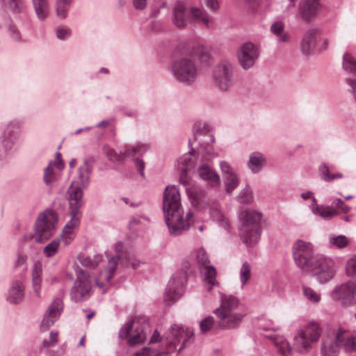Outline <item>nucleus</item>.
<instances>
[{"label": "nucleus", "instance_id": "nucleus-1", "mask_svg": "<svg viewBox=\"0 0 356 356\" xmlns=\"http://www.w3.org/2000/svg\"><path fill=\"white\" fill-rule=\"evenodd\" d=\"M163 211L165 223L170 234L179 236L190 228L193 213L191 211L184 215L180 203V194L175 186H168L163 193Z\"/></svg>", "mask_w": 356, "mask_h": 356}, {"label": "nucleus", "instance_id": "nucleus-2", "mask_svg": "<svg viewBox=\"0 0 356 356\" xmlns=\"http://www.w3.org/2000/svg\"><path fill=\"white\" fill-rule=\"evenodd\" d=\"M193 337V331L191 329L183 325H174L165 337L166 352H159L152 346L161 339L160 334L155 331L150 339L149 346L144 348L141 352L136 353L134 356H169L168 353L180 351Z\"/></svg>", "mask_w": 356, "mask_h": 356}, {"label": "nucleus", "instance_id": "nucleus-3", "mask_svg": "<svg viewBox=\"0 0 356 356\" xmlns=\"http://www.w3.org/2000/svg\"><path fill=\"white\" fill-rule=\"evenodd\" d=\"M261 216V212L250 209H241L238 213L240 236L248 247L255 245L260 239Z\"/></svg>", "mask_w": 356, "mask_h": 356}, {"label": "nucleus", "instance_id": "nucleus-4", "mask_svg": "<svg viewBox=\"0 0 356 356\" xmlns=\"http://www.w3.org/2000/svg\"><path fill=\"white\" fill-rule=\"evenodd\" d=\"M147 144L138 143L134 145H126L120 154L111 147L105 145L103 148L104 153L108 160L113 162H120L127 157H132L138 171L142 177L145 176V162L139 159L149 149Z\"/></svg>", "mask_w": 356, "mask_h": 356}, {"label": "nucleus", "instance_id": "nucleus-5", "mask_svg": "<svg viewBox=\"0 0 356 356\" xmlns=\"http://www.w3.org/2000/svg\"><path fill=\"white\" fill-rule=\"evenodd\" d=\"M191 18L206 27H209L213 22V19L204 10L196 8H191L188 10L183 2H177L174 6L172 18L175 26L184 28L188 24Z\"/></svg>", "mask_w": 356, "mask_h": 356}, {"label": "nucleus", "instance_id": "nucleus-6", "mask_svg": "<svg viewBox=\"0 0 356 356\" xmlns=\"http://www.w3.org/2000/svg\"><path fill=\"white\" fill-rule=\"evenodd\" d=\"M169 71L176 81L186 86L194 83L198 76L196 64L192 59L186 57L174 60Z\"/></svg>", "mask_w": 356, "mask_h": 356}, {"label": "nucleus", "instance_id": "nucleus-7", "mask_svg": "<svg viewBox=\"0 0 356 356\" xmlns=\"http://www.w3.org/2000/svg\"><path fill=\"white\" fill-rule=\"evenodd\" d=\"M212 84L222 92H229L235 85L233 65L227 60H221L213 69Z\"/></svg>", "mask_w": 356, "mask_h": 356}, {"label": "nucleus", "instance_id": "nucleus-8", "mask_svg": "<svg viewBox=\"0 0 356 356\" xmlns=\"http://www.w3.org/2000/svg\"><path fill=\"white\" fill-rule=\"evenodd\" d=\"M22 134V123L19 120H10L6 125L0 137V159L3 160L12 154L15 145Z\"/></svg>", "mask_w": 356, "mask_h": 356}, {"label": "nucleus", "instance_id": "nucleus-9", "mask_svg": "<svg viewBox=\"0 0 356 356\" xmlns=\"http://www.w3.org/2000/svg\"><path fill=\"white\" fill-rule=\"evenodd\" d=\"M57 217L51 210H47L40 213L35 222V234H30L23 237L24 240L34 238L38 242H42L49 238L55 232Z\"/></svg>", "mask_w": 356, "mask_h": 356}, {"label": "nucleus", "instance_id": "nucleus-10", "mask_svg": "<svg viewBox=\"0 0 356 356\" xmlns=\"http://www.w3.org/2000/svg\"><path fill=\"white\" fill-rule=\"evenodd\" d=\"M322 334V327L316 322H309L300 330L294 337L295 346L300 352H308L318 342Z\"/></svg>", "mask_w": 356, "mask_h": 356}, {"label": "nucleus", "instance_id": "nucleus-11", "mask_svg": "<svg viewBox=\"0 0 356 356\" xmlns=\"http://www.w3.org/2000/svg\"><path fill=\"white\" fill-rule=\"evenodd\" d=\"M305 273L316 277L320 283L330 281L335 275L336 267L334 260L323 254H316Z\"/></svg>", "mask_w": 356, "mask_h": 356}, {"label": "nucleus", "instance_id": "nucleus-12", "mask_svg": "<svg viewBox=\"0 0 356 356\" xmlns=\"http://www.w3.org/2000/svg\"><path fill=\"white\" fill-rule=\"evenodd\" d=\"M291 252L296 266L306 272L313 262L315 256L314 248L312 243L302 239L296 240L292 245Z\"/></svg>", "mask_w": 356, "mask_h": 356}, {"label": "nucleus", "instance_id": "nucleus-13", "mask_svg": "<svg viewBox=\"0 0 356 356\" xmlns=\"http://www.w3.org/2000/svg\"><path fill=\"white\" fill-rule=\"evenodd\" d=\"M187 280V272L185 270H179L173 274L164 293L163 302L165 305L175 304L184 295Z\"/></svg>", "mask_w": 356, "mask_h": 356}, {"label": "nucleus", "instance_id": "nucleus-14", "mask_svg": "<svg viewBox=\"0 0 356 356\" xmlns=\"http://www.w3.org/2000/svg\"><path fill=\"white\" fill-rule=\"evenodd\" d=\"M76 278L70 290V298L75 302L88 300L92 295V281L87 271L76 269Z\"/></svg>", "mask_w": 356, "mask_h": 356}, {"label": "nucleus", "instance_id": "nucleus-15", "mask_svg": "<svg viewBox=\"0 0 356 356\" xmlns=\"http://www.w3.org/2000/svg\"><path fill=\"white\" fill-rule=\"evenodd\" d=\"M195 257L200 273L203 278L204 287L207 291H209L212 286L218 285V282L216 280V270L210 265V261L204 249H198L196 251Z\"/></svg>", "mask_w": 356, "mask_h": 356}, {"label": "nucleus", "instance_id": "nucleus-16", "mask_svg": "<svg viewBox=\"0 0 356 356\" xmlns=\"http://www.w3.org/2000/svg\"><path fill=\"white\" fill-rule=\"evenodd\" d=\"M141 320L134 319L128 322L120 331V337L126 339L130 346L140 344L145 340V327L146 325L142 323Z\"/></svg>", "mask_w": 356, "mask_h": 356}, {"label": "nucleus", "instance_id": "nucleus-17", "mask_svg": "<svg viewBox=\"0 0 356 356\" xmlns=\"http://www.w3.org/2000/svg\"><path fill=\"white\" fill-rule=\"evenodd\" d=\"M67 193L70 220L65 225L76 229L80 225L81 212L79 209L83 204V192L80 188L72 186L68 188Z\"/></svg>", "mask_w": 356, "mask_h": 356}, {"label": "nucleus", "instance_id": "nucleus-18", "mask_svg": "<svg viewBox=\"0 0 356 356\" xmlns=\"http://www.w3.org/2000/svg\"><path fill=\"white\" fill-rule=\"evenodd\" d=\"M331 297L334 302L343 306L353 305L356 298V283L348 282L337 286L332 291Z\"/></svg>", "mask_w": 356, "mask_h": 356}, {"label": "nucleus", "instance_id": "nucleus-19", "mask_svg": "<svg viewBox=\"0 0 356 356\" xmlns=\"http://www.w3.org/2000/svg\"><path fill=\"white\" fill-rule=\"evenodd\" d=\"M259 56L258 47L252 42H245L237 51V59L239 65L243 70L252 67Z\"/></svg>", "mask_w": 356, "mask_h": 356}, {"label": "nucleus", "instance_id": "nucleus-20", "mask_svg": "<svg viewBox=\"0 0 356 356\" xmlns=\"http://www.w3.org/2000/svg\"><path fill=\"white\" fill-rule=\"evenodd\" d=\"M194 140L200 143V147L204 149L205 154L214 156L211 150L207 147L209 143H215V138L209 134V124L201 121H196L193 127Z\"/></svg>", "mask_w": 356, "mask_h": 356}, {"label": "nucleus", "instance_id": "nucleus-21", "mask_svg": "<svg viewBox=\"0 0 356 356\" xmlns=\"http://www.w3.org/2000/svg\"><path fill=\"white\" fill-rule=\"evenodd\" d=\"M322 8L321 0H301L298 5V13L305 22L315 19Z\"/></svg>", "mask_w": 356, "mask_h": 356}, {"label": "nucleus", "instance_id": "nucleus-22", "mask_svg": "<svg viewBox=\"0 0 356 356\" xmlns=\"http://www.w3.org/2000/svg\"><path fill=\"white\" fill-rule=\"evenodd\" d=\"M220 168L222 172L225 191L229 194H232L239 184L238 177L227 161H221L220 163Z\"/></svg>", "mask_w": 356, "mask_h": 356}, {"label": "nucleus", "instance_id": "nucleus-23", "mask_svg": "<svg viewBox=\"0 0 356 356\" xmlns=\"http://www.w3.org/2000/svg\"><path fill=\"white\" fill-rule=\"evenodd\" d=\"M120 258L118 256H113L108 259L107 270L100 273L99 278L96 280V285L102 290V293L106 292L104 283L101 280H105L109 282L115 273L116 267L118 266Z\"/></svg>", "mask_w": 356, "mask_h": 356}, {"label": "nucleus", "instance_id": "nucleus-24", "mask_svg": "<svg viewBox=\"0 0 356 356\" xmlns=\"http://www.w3.org/2000/svg\"><path fill=\"white\" fill-rule=\"evenodd\" d=\"M64 168V164L60 160L51 161L49 165L44 169L43 181L47 186H51L58 179V174L55 170H61Z\"/></svg>", "mask_w": 356, "mask_h": 356}, {"label": "nucleus", "instance_id": "nucleus-25", "mask_svg": "<svg viewBox=\"0 0 356 356\" xmlns=\"http://www.w3.org/2000/svg\"><path fill=\"white\" fill-rule=\"evenodd\" d=\"M218 326L222 328H233L241 322L243 316L238 313H216Z\"/></svg>", "mask_w": 356, "mask_h": 356}, {"label": "nucleus", "instance_id": "nucleus-26", "mask_svg": "<svg viewBox=\"0 0 356 356\" xmlns=\"http://www.w3.org/2000/svg\"><path fill=\"white\" fill-rule=\"evenodd\" d=\"M318 33L316 28L309 29L305 32L301 42V50L304 54L308 55L314 49Z\"/></svg>", "mask_w": 356, "mask_h": 356}, {"label": "nucleus", "instance_id": "nucleus-27", "mask_svg": "<svg viewBox=\"0 0 356 356\" xmlns=\"http://www.w3.org/2000/svg\"><path fill=\"white\" fill-rule=\"evenodd\" d=\"M198 174L202 179L212 187H216L220 184L219 175L208 165H200L198 168Z\"/></svg>", "mask_w": 356, "mask_h": 356}, {"label": "nucleus", "instance_id": "nucleus-28", "mask_svg": "<svg viewBox=\"0 0 356 356\" xmlns=\"http://www.w3.org/2000/svg\"><path fill=\"white\" fill-rule=\"evenodd\" d=\"M91 171V165L86 160L83 164L79 168L77 184L75 185L74 183H72L70 187L73 186L74 188H79L82 192V189L86 188L89 184Z\"/></svg>", "mask_w": 356, "mask_h": 356}, {"label": "nucleus", "instance_id": "nucleus-29", "mask_svg": "<svg viewBox=\"0 0 356 356\" xmlns=\"http://www.w3.org/2000/svg\"><path fill=\"white\" fill-rule=\"evenodd\" d=\"M310 209L314 215L321 216L322 218L327 220H330L338 214V212L331 207L318 205L315 197H313L312 200Z\"/></svg>", "mask_w": 356, "mask_h": 356}, {"label": "nucleus", "instance_id": "nucleus-30", "mask_svg": "<svg viewBox=\"0 0 356 356\" xmlns=\"http://www.w3.org/2000/svg\"><path fill=\"white\" fill-rule=\"evenodd\" d=\"M266 163V159L264 154L259 152H254L249 156L248 167L253 173L259 172Z\"/></svg>", "mask_w": 356, "mask_h": 356}, {"label": "nucleus", "instance_id": "nucleus-31", "mask_svg": "<svg viewBox=\"0 0 356 356\" xmlns=\"http://www.w3.org/2000/svg\"><path fill=\"white\" fill-rule=\"evenodd\" d=\"M24 286L21 281H14L8 291L7 300L11 303H19L24 298Z\"/></svg>", "mask_w": 356, "mask_h": 356}, {"label": "nucleus", "instance_id": "nucleus-32", "mask_svg": "<svg viewBox=\"0 0 356 356\" xmlns=\"http://www.w3.org/2000/svg\"><path fill=\"white\" fill-rule=\"evenodd\" d=\"M339 347L340 344L336 337H327L322 341L321 354L323 356H337Z\"/></svg>", "mask_w": 356, "mask_h": 356}, {"label": "nucleus", "instance_id": "nucleus-33", "mask_svg": "<svg viewBox=\"0 0 356 356\" xmlns=\"http://www.w3.org/2000/svg\"><path fill=\"white\" fill-rule=\"evenodd\" d=\"M37 18L40 21L45 20L50 14L49 0H31Z\"/></svg>", "mask_w": 356, "mask_h": 356}, {"label": "nucleus", "instance_id": "nucleus-34", "mask_svg": "<svg viewBox=\"0 0 356 356\" xmlns=\"http://www.w3.org/2000/svg\"><path fill=\"white\" fill-rule=\"evenodd\" d=\"M336 339L340 344V347H343L346 351L350 352L356 350V341L353 337L349 336L346 331L339 330Z\"/></svg>", "mask_w": 356, "mask_h": 356}, {"label": "nucleus", "instance_id": "nucleus-35", "mask_svg": "<svg viewBox=\"0 0 356 356\" xmlns=\"http://www.w3.org/2000/svg\"><path fill=\"white\" fill-rule=\"evenodd\" d=\"M221 305L213 312H231L236 309L238 300L233 296L220 294Z\"/></svg>", "mask_w": 356, "mask_h": 356}, {"label": "nucleus", "instance_id": "nucleus-36", "mask_svg": "<svg viewBox=\"0 0 356 356\" xmlns=\"http://www.w3.org/2000/svg\"><path fill=\"white\" fill-rule=\"evenodd\" d=\"M195 149L191 148L189 152L181 156L178 161L179 169L188 170L193 169L195 165V160L194 157Z\"/></svg>", "mask_w": 356, "mask_h": 356}, {"label": "nucleus", "instance_id": "nucleus-37", "mask_svg": "<svg viewBox=\"0 0 356 356\" xmlns=\"http://www.w3.org/2000/svg\"><path fill=\"white\" fill-rule=\"evenodd\" d=\"M284 24L282 21H276L270 26L271 32L278 37L279 42H287L289 40V34L284 32Z\"/></svg>", "mask_w": 356, "mask_h": 356}, {"label": "nucleus", "instance_id": "nucleus-38", "mask_svg": "<svg viewBox=\"0 0 356 356\" xmlns=\"http://www.w3.org/2000/svg\"><path fill=\"white\" fill-rule=\"evenodd\" d=\"M4 6L15 14L23 13L26 5L24 0H2Z\"/></svg>", "mask_w": 356, "mask_h": 356}, {"label": "nucleus", "instance_id": "nucleus-39", "mask_svg": "<svg viewBox=\"0 0 356 356\" xmlns=\"http://www.w3.org/2000/svg\"><path fill=\"white\" fill-rule=\"evenodd\" d=\"M269 339L273 342L277 347L278 351L283 355H286L291 351L289 343L283 338V337L277 335H270Z\"/></svg>", "mask_w": 356, "mask_h": 356}, {"label": "nucleus", "instance_id": "nucleus-40", "mask_svg": "<svg viewBox=\"0 0 356 356\" xmlns=\"http://www.w3.org/2000/svg\"><path fill=\"white\" fill-rule=\"evenodd\" d=\"M254 200L252 191L249 186H246L240 191L238 196L237 201L242 204H250Z\"/></svg>", "mask_w": 356, "mask_h": 356}, {"label": "nucleus", "instance_id": "nucleus-41", "mask_svg": "<svg viewBox=\"0 0 356 356\" xmlns=\"http://www.w3.org/2000/svg\"><path fill=\"white\" fill-rule=\"evenodd\" d=\"M192 54L198 58L202 63L207 62L209 59V50L202 44L194 46Z\"/></svg>", "mask_w": 356, "mask_h": 356}, {"label": "nucleus", "instance_id": "nucleus-42", "mask_svg": "<svg viewBox=\"0 0 356 356\" xmlns=\"http://www.w3.org/2000/svg\"><path fill=\"white\" fill-rule=\"evenodd\" d=\"M304 297L310 302L317 304L321 300V294L309 286L302 287Z\"/></svg>", "mask_w": 356, "mask_h": 356}, {"label": "nucleus", "instance_id": "nucleus-43", "mask_svg": "<svg viewBox=\"0 0 356 356\" xmlns=\"http://www.w3.org/2000/svg\"><path fill=\"white\" fill-rule=\"evenodd\" d=\"M60 238H56L48 243L43 250V253L47 257H54L58 252L60 243Z\"/></svg>", "mask_w": 356, "mask_h": 356}, {"label": "nucleus", "instance_id": "nucleus-44", "mask_svg": "<svg viewBox=\"0 0 356 356\" xmlns=\"http://www.w3.org/2000/svg\"><path fill=\"white\" fill-rule=\"evenodd\" d=\"M343 68L345 71L356 74V58L348 54L343 56Z\"/></svg>", "mask_w": 356, "mask_h": 356}, {"label": "nucleus", "instance_id": "nucleus-45", "mask_svg": "<svg viewBox=\"0 0 356 356\" xmlns=\"http://www.w3.org/2000/svg\"><path fill=\"white\" fill-rule=\"evenodd\" d=\"M72 3H67L63 1L56 0L55 3V10L56 16L61 19H65L68 13V7Z\"/></svg>", "mask_w": 356, "mask_h": 356}, {"label": "nucleus", "instance_id": "nucleus-46", "mask_svg": "<svg viewBox=\"0 0 356 356\" xmlns=\"http://www.w3.org/2000/svg\"><path fill=\"white\" fill-rule=\"evenodd\" d=\"M329 243L332 246L342 249L348 245L349 239L343 235L333 236L330 237Z\"/></svg>", "mask_w": 356, "mask_h": 356}, {"label": "nucleus", "instance_id": "nucleus-47", "mask_svg": "<svg viewBox=\"0 0 356 356\" xmlns=\"http://www.w3.org/2000/svg\"><path fill=\"white\" fill-rule=\"evenodd\" d=\"M75 230V229L65 225L63 227L62 234L59 238L65 245H68L74 238Z\"/></svg>", "mask_w": 356, "mask_h": 356}, {"label": "nucleus", "instance_id": "nucleus-48", "mask_svg": "<svg viewBox=\"0 0 356 356\" xmlns=\"http://www.w3.org/2000/svg\"><path fill=\"white\" fill-rule=\"evenodd\" d=\"M251 277V267L248 262L245 261L240 269V281L245 285Z\"/></svg>", "mask_w": 356, "mask_h": 356}, {"label": "nucleus", "instance_id": "nucleus-49", "mask_svg": "<svg viewBox=\"0 0 356 356\" xmlns=\"http://www.w3.org/2000/svg\"><path fill=\"white\" fill-rule=\"evenodd\" d=\"M331 207L334 209L338 213V210L343 213H347L350 210V207L346 205L341 198L334 199L332 202Z\"/></svg>", "mask_w": 356, "mask_h": 356}, {"label": "nucleus", "instance_id": "nucleus-50", "mask_svg": "<svg viewBox=\"0 0 356 356\" xmlns=\"http://www.w3.org/2000/svg\"><path fill=\"white\" fill-rule=\"evenodd\" d=\"M318 172L321 178L323 181L326 182L332 181V174L330 172L328 166L325 163H323L320 165L318 168Z\"/></svg>", "mask_w": 356, "mask_h": 356}, {"label": "nucleus", "instance_id": "nucleus-51", "mask_svg": "<svg viewBox=\"0 0 356 356\" xmlns=\"http://www.w3.org/2000/svg\"><path fill=\"white\" fill-rule=\"evenodd\" d=\"M7 29L8 33L10 36L12 38L13 40L15 41H22L25 40L24 39H22V37L21 36V34L17 29V26L12 22H9L7 25Z\"/></svg>", "mask_w": 356, "mask_h": 356}, {"label": "nucleus", "instance_id": "nucleus-52", "mask_svg": "<svg viewBox=\"0 0 356 356\" xmlns=\"http://www.w3.org/2000/svg\"><path fill=\"white\" fill-rule=\"evenodd\" d=\"M64 309V303L63 299L60 298H56L53 300L49 305L47 312H62Z\"/></svg>", "mask_w": 356, "mask_h": 356}, {"label": "nucleus", "instance_id": "nucleus-53", "mask_svg": "<svg viewBox=\"0 0 356 356\" xmlns=\"http://www.w3.org/2000/svg\"><path fill=\"white\" fill-rule=\"evenodd\" d=\"M214 325V320L213 317L208 316L200 322V327L202 332H207Z\"/></svg>", "mask_w": 356, "mask_h": 356}, {"label": "nucleus", "instance_id": "nucleus-54", "mask_svg": "<svg viewBox=\"0 0 356 356\" xmlns=\"http://www.w3.org/2000/svg\"><path fill=\"white\" fill-rule=\"evenodd\" d=\"M346 273L350 277L356 275V254L348 260L346 266Z\"/></svg>", "mask_w": 356, "mask_h": 356}, {"label": "nucleus", "instance_id": "nucleus-55", "mask_svg": "<svg viewBox=\"0 0 356 356\" xmlns=\"http://www.w3.org/2000/svg\"><path fill=\"white\" fill-rule=\"evenodd\" d=\"M346 83L348 86V91L352 95L353 98L356 102V79H346Z\"/></svg>", "mask_w": 356, "mask_h": 356}, {"label": "nucleus", "instance_id": "nucleus-56", "mask_svg": "<svg viewBox=\"0 0 356 356\" xmlns=\"http://www.w3.org/2000/svg\"><path fill=\"white\" fill-rule=\"evenodd\" d=\"M56 35L58 40H66L70 35V31L68 29L58 27L56 29Z\"/></svg>", "mask_w": 356, "mask_h": 356}, {"label": "nucleus", "instance_id": "nucleus-57", "mask_svg": "<svg viewBox=\"0 0 356 356\" xmlns=\"http://www.w3.org/2000/svg\"><path fill=\"white\" fill-rule=\"evenodd\" d=\"M54 313H49L42 321L41 327L42 329L46 330L49 328V327L52 325L54 322V316H53Z\"/></svg>", "mask_w": 356, "mask_h": 356}, {"label": "nucleus", "instance_id": "nucleus-58", "mask_svg": "<svg viewBox=\"0 0 356 356\" xmlns=\"http://www.w3.org/2000/svg\"><path fill=\"white\" fill-rule=\"evenodd\" d=\"M26 259L27 257L25 254L19 253L17 255V258L15 261V267L22 268V269H25L26 268Z\"/></svg>", "mask_w": 356, "mask_h": 356}, {"label": "nucleus", "instance_id": "nucleus-59", "mask_svg": "<svg viewBox=\"0 0 356 356\" xmlns=\"http://www.w3.org/2000/svg\"><path fill=\"white\" fill-rule=\"evenodd\" d=\"M180 170V175H179V181L180 182L184 184V186H187L189 184V178L188 176V172L190 171L188 170H184V169H179Z\"/></svg>", "mask_w": 356, "mask_h": 356}, {"label": "nucleus", "instance_id": "nucleus-60", "mask_svg": "<svg viewBox=\"0 0 356 356\" xmlns=\"http://www.w3.org/2000/svg\"><path fill=\"white\" fill-rule=\"evenodd\" d=\"M50 339H51V342H49L46 339L44 340L43 346L44 347L48 348V347L54 346L57 343V341H58V334L57 333L51 332V334H50Z\"/></svg>", "mask_w": 356, "mask_h": 356}, {"label": "nucleus", "instance_id": "nucleus-61", "mask_svg": "<svg viewBox=\"0 0 356 356\" xmlns=\"http://www.w3.org/2000/svg\"><path fill=\"white\" fill-rule=\"evenodd\" d=\"M147 0H132V4L136 10H141L146 8Z\"/></svg>", "mask_w": 356, "mask_h": 356}, {"label": "nucleus", "instance_id": "nucleus-62", "mask_svg": "<svg viewBox=\"0 0 356 356\" xmlns=\"http://www.w3.org/2000/svg\"><path fill=\"white\" fill-rule=\"evenodd\" d=\"M40 270L38 271L35 270V267L33 271V286L34 285H41V278L40 276Z\"/></svg>", "mask_w": 356, "mask_h": 356}, {"label": "nucleus", "instance_id": "nucleus-63", "mask_svg": "<svg viewBox=\"0 0 356 356\" xmlns=\"http://www.w3.org/2000/svg\"><path fill=\"white\" fill-rule=\"evenodd\" d=\"M114 250L116 253L115 256H118L120 257V254L124 252V243L121 241H118L114 245Z\"/></svg>", "mask_w": 356, "mask_h": 356}, {"label": "nucleus", "instance_id": "nucleus-64", "mask_svg": "<svg viewBox=\"0 0 356 356\" xmlns=\"http://www.w3.org/2000/svg\"><path fill=\"white\" fill-rule=\"evenodd\" d=\"M206 6L210 10L214 11L218 8V2L217 0H207Z\"/></svg>", "mask_w": 356, "mask_h": 356}]
</instances>
